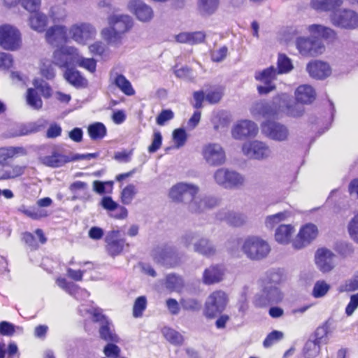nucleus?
<instances>
[{
  "mask_svg": "<svg viewBox=\"0 0 358 358\" xmlns=\"http://www.w3.org/2000/svg\"><path fill=\"white\" fill-rule=\"evenodd\" d=\"M41 162L50 167L57 168L67 163L75 162L74 154L63 155L57 152H53L51 155L44 156L40 158Z\"/></svg>",
  "mask_w": 358,
  "mask_h": 358,
  "instance_id": "a878e982",
  "label": "nucleus"
},
{
  "mask_svg": "<svg viewBox=\"0 0 358 358\" xmlns=\"http://www.w3.org/2000/svg\"><path fill=\"white\" fill-rule=\"evenodd\" d=\"M26 170V166L20 164H10L3 166V180H14L22 176Z\"/></svg>",
  "mask_w": 358,
  "mask_h": 358,
  "instance_id": "ea45409f",
  "label": "nucleus"
},
{
  "mask_svg": "<svg viewBox=\"0 0 358 358\" xmlns=\"http://www.w3.org/2000/svg\"><path fill=\"white\" fill-rule=\"evenodd\" d=\"M106 250L107 253L113 257L120 255L125 246V240L121 238L119 230L109 231L105 237Z\"/></svg>",
  "mask_w": 358,
  "mask_h": 358,
  "instance_id": "2eb2a0df",
  "label": "nucleus"
},
{
  "mask_svg": "<svg viewBox=\"0 0 358 358\" xmlns=\"http://www.w3.org/2000/svg\"><path fill=\"white\" fill-rule=\"evenodd\" d=\"M66 16V11L62 6H52L49 11V17L54 23L64 21Z\"/></svg>",
  "mask_w": 358,
  "mask_h": 358,
  "instance_id": "3c124183",
  "label": "nucleus"
},
{
  "mask_svg": "<svg viewBox=\"0 0 358 358\" xmlns=\"http://www.w3.org/2000/svg\"><path fill=\"white\" fill-rule=\"evenodd\" d=\"M287 98H289L287 94H282L274 97L271 103L265 102L264 117L278 118L282 111V108L284 107Z\"/></svg>",
  "mask_w": 358,
  "mask_h": 358,
  "instance_id": "b1692460",
  "label": "nucleus"
},
{
  "mask_svg": "<svg viewBox=\"0 0 358 358\" xmlns=\"http://www.w3.org/2000/svg\"><path fill=\"white\" fill-rule=\"evenodd\" d=\"M87 132L93 141L102 139L107 133L106 127L101 122H94L87 127Z\"/></svg>",
  "mask_w": 358,
  "mask_h": 358,
  "instance_id": "c03bdc74",
  "label": "nucleus"
},
{
  "mask_svg": "<svg viewBox=\"0 0 358 358\" xmlns=\"http://www.w3.org/2000/svg\"><path fill=\"white\" fill-rule=\"evenodd\" d=\"M30 13L31 15L29 17L30 27L37 32H43L48 25V17L46 15L38 11V10Z\"/></svg>",
  "mask_w": 358,
  "mask_h": 358,
  "instance_id": "7c9ffc66",
  "label": "nucleus"
},
{
  "mask_svg": "<svg viewBox=\"0 0 358 358\" xmlns=\"http://www.w3.org/2000/svg\"><path fill=\"white\" fill-rule=\"evenodd\" d=\"M242 152L248 158L256 160L266 159L271 155L270 147L265 142L258 140L245 143Z\"/></svg>",
  "mask_w": 358,
  "mask_h": 358,
  "instance_id": "1a4fd4ad",
  "label": "nucleus"
},
{
  "mask_svg": "<svg viewBox=\"0 0 358 358\" xmlns=\"http://www.w3.org/2000/svg\"><path fill=\"white\" fill-rule=\"evenodd\" d=\"M215 182L226 188H237L244 185L245 177L240 173L227 168H220L213 175Z\"/></svg>",
  "mask_w": 358,
  "mask_h": 358,
  "instance_id": "39448f33",
  "label": "nucleus"
},
{
  "mask_svg": "<svg viewBox=\"0 0 358 358\" xmlns=\"http://www.w3.org/2000/svg\"><path fill=\"white\" fill-rule=\"evenodd\" d=\"M258 133V127L254 122L248 120L238 121L231 129L233 138L241 140L255 136Z\"/></svg>",
  "mask_w": 358,
  "mask_h": 358,
  "instance_id": "f3484780",
  "label": "nucleus"
},
{
  "mask_svg": "<svg viewBox=\"0 0 358 358\" xmlns=\"http://www.w3.org/2000/svg\"><path fill=\"white\" fill-rule=\"evenodd\" d=\"M323 337H314L313 339H308L303 348V355L305 358H314L320 352L321 339Z\"/></svg>",
  "mask_w": 358,
  "mask_h": 358,
  "instance_id": "e433bc0d",
  "label": "nucleus"
},
{
  "mask_svg": "<svg viewBox=\"0 0 358 358\" xmlns=\"http://www.w3.org/2000/svg\"><path fill=\"white\" fill-rule=\"evenodd\" d=\"M295 97L297 102L308 104L313 101L315 93L310 85H303L298 87L296 90Z\"/></svg>",
  "mask_w": 358,
  "mask_h": 358,
  "instance_id": "72a5a7b5",
  "label": "nucleus"
},
{
  "mask_svg": "<svg viewBox=\"0 0 358 358\" xmlns=\"http://www.w3.org/2000/svg\"><path fill=\"white\" fill-rule=\"evenodd\" d=\"M173 139L178 148L183 146L187 141L185 129L182 128L175 129L173 132Z\"/></svg>",
  "mask_w": 358,
  "mask_h": 358,
  "instance_id": "680f3d73",
  "label": "nucleus"
},
{
  "mask_svg": "<svg viewBox=\"0 0 358 358\" xmlns=\"http://www.w3.org/2000/svg\"><path fill=\"white\" fill-rule=\"evenodd\" d=\"M136 193L137 191L135 185L133 184L128 185L122 189L121 192L122 202L125 205L130 204Z\"/></svg>",
  "mask_w": 358,
  "mask_h": 358,
  "instance_id": "6e6d98bb",
  "label": "nucleus"
},
{
  "mask_svg": "<svg viewBox=\"0 0 358 358\" xmlns=\"http://www.w3.org/2000/svg\"><path fill=\"white\" fill-rule=\"evenodd\" d=\"M205 38L206 34L201 31L194 32H182L175 36L177 42L180 43H187L189 45L201 43L204 41Z\"/></svg>",
  "mask_w": 358,
  "mask_h": 358,
  "instance_id": "c756f323",
  "label": "nucleus"
},
{
  "mask_svg": "<svg viewBox=\"0 0 358 358\" xmlns=\"http://www.w3.org/2000/svg\"><path fill=\"white\" fill-rule=\"evenodd\" d=\"M288 101V100L287 101ZM284 106H285V109H282V111L288 116L290 117H300L303 115L304 112V108L302 106L298 104V103H289L286 102L284 104Z\"/></svg>",
  "mask_w": 358,
  "mask_h": 358,
  "instance_id": "5fc2aeb1",
  "label": "nucleus"
},
{
  "mask_svg": "<svg viewBox=\"0 0 358 358\" xmlns=\"http://www.w3.org/2000/svg\"><path fill=\"white\" fill-rule=\"evenodd\" d=\"M56 282L60 288L77 299H85L90 295L86 289L80 288L72 282H68L64 278H58Z\"/></svg>",
  "mask_w": 358,
  "mask_h": 358,
  "instance_id": "cd10ccee",
  "label": "nucleus"
},
{
  "mask_svg": "<svg viewBox=\"0 0 358 358\" xmlns=\"http://www.w3.org/2000/svg\"><path fill=\"white\" fill-rule=\"evenodd\" d=\"M278 75H279V72L273 66H270L255 73V79L264 84V85L257 86V91L259 94H267L275 89L273 82L276 79Z\"/></svg>",
  "mask_w": 358,
  "mask_h": 358,
  "instance_id": "4468645a",
  "label": "nucleus"
},
{
  "mask_svg": "<svg viewBox=\"0 0 358 358\" xmlns=\"http://www.w3.org/2000/svg\"><path fill=\"white\" fill-rule=\"evenodd\" d=\"M71 38L78 44L85 45L95 34V28L89 23H77L71 27L69 31Z\"/></svg>",
  "mask_w": 358,
  "mask_h": 358,
  "instance_id": "f8f14e48",
  "label": "nucleus"
},
{
  "mask_svg": "<svg viewBox=\"0 0 358 358\" xmlns=\"http://www.w3.org/2000/svg\"><path fill=\"white\" fill-rule=\"evenodd\" d=\"M242 250L249 259L261 260L268 256L271 251V247L268 242L263 238L251 236L244 239Z\"/></svg>",
  "mask_w": 358,
  "mask_h": 358,
  "instance_id": "7ed1b4c3",
  "label": "nucleus"
},
{
  "mask_svg": "<svg viewBox=\"0 0 358 358\" xmlns=\"http://www.w3.org/2000/svg\"><path fill=\"white\" fill-rule=\"evenodd\" d=\"M147 307V299L145 296H138L134 301L133 306V315L134 317H140Z\"/></svg>",
  "mask_w": 358,
  "mask_h": 358,
  "instance_id": "13d9d810",
  "label": "nucleus"
},
{
  "mask_svg": "<svg viewBox=\"0 0 358 358\" xmlns=\"http://www.w3.org/2000/svg\"><path fill=\"white\" fill-rule=\"evenodd\" d=\"M290 216L291 214L288 211H283L269 215L266 218L265 225L267 228L273 229L280 222L287 220Z\"/></svg>",
  "mask_w": 358,
  "mask_h": 358,
  "instance_id": "09e8293b",
  "label": "nucleus"
},
{
  "mask_svg": "<svg viewBox=\"0 0 358 358\" xmlns=\"http://www.w3.org/2000/svg\"><path fill=\"white\" fill-rule=\"evenodd\" d=\"M108 27L101 31V37L113 47L119 48L123 44L124 35L133 27V20L128 15H111L108 19Z\"/></svg>",
  "mask_w": 358,
  "mask_h": 358,
  "instance_id": "f03ea898",
  "label": "nucleus"
},
{
  "mask_svg": "<svg viewBox=\"0 0 358 358\" xmlns=\"http://www.w3.org/2000/svg\"><path fill=\"white\" fill-rule=\"evenodd\" d=\"M219 0H198L197 9L203 16H209L217 9Z\"/></svg>",
  "mask_w": 358,
  "mask_h": 358,
  "instance_id": "a19ab883",
  "label": "nucleus"
},
{
  "mask_svg": "<svg viewBox=\"0 0 358 358\" xmlns=\"http://www.w3.org/2000/svg\"><path fill=\"white\" fill-rule=\"evenodd\" d=\"M103 353L107 357L117 358L120 354V348L114 343H108L103 348Z\"/></svg>",
  "mask_w": 358,
  "mask_h": 358,
  "instance_id": "774afa93",
  "label": "nucleus"
},
{
  "mask_svg": "<svg viewBox=\"0 0 358 358\" xmlns=\"http://www.w3.org/2000/svg\"><path fill=\"white\" fill-rule=\"evenodd\" d=\"M224 270L220 266H213L206 268L203 272V280L206 285H211L222 280Z\"/></svg>",
  "mask_w": 358,
  "mask_h": 358,
  "instance_id": "c9c22d12",
  "label": "nucleus"
},
{
  "mask_svg": "<svg viewBox=\"0 0 358 358\" xmlns=\"http://www.w3.org/2000/svg\"><path fill=\"white\" fill-rule=\"evenodd\" d=\"M317 236V227L313 224H306L300 229L296 239L292 242V246L296 250H301L308 245Z\"/></svg>",
  "mask_w": 358,
  "mask_h": 358,
  "instance_id": "a211bd4d",
  "label": "nucleus"
},
{
  "mask_svg": "<svg viewBox=\"0 0 358 358\" xmlns=\"http://www.w3.org/2000/svg\"><path fill=\"white\" fill-rule=\"evenodd\" d=\"M17 211L32 220H40L49 215L47 210L36 206L27 207L24 205L20 206L17 208Z\"/></svg>",
  "mask_w": 358,
  "mask_h": 358,
  "instance_id": "58836bf2",
  "label": "nucleus"
},
{
  "mask_svg": "<svg viewBox=\"0 0 358 358\" xmlns=\"http://www.w3.org/2000/svg\"><path fill=\"white\" fill-rule=\"evenodd\" d=\"M22 329L13 324L3 321L0 322V334L2 336H11L14 334H22Z\"/></svg>",
  "mask_w": 358,
  "mask_h": 358,
  "instance_id": "4d7b16f0",
  "label": "nucleus"
},
{
  "mask_svg": "<svg viewBox=\"0 0 358 358\" xmlns=\"http://www.w3.org/2000/svg\"><path fill=\"white\" fill-rule=\"evenodd\" d=\"M64 77L69 83L76 87H83L87 83L85 78L78 70L70 66L66 69Z\"/></svg>",
  "mask_w": 358,
  "mask_h": 358,
  "instance_id": "4c0bfd02",
  "label": "nucleus"
},
{
  "mask_svg": "<svg viewBox=\"0 0 358 358\" xmlns=\"http://www.w3.org/2000/svg\"><path fill=\"white\" fill-rule=\"evenodd\" d=\"M153 257L157 262L166 266L173 267L178 264L176 255L171 247L156 248L153 250Z\"/></svg>",
  "mask_w": 358,
  "mask_h": 358,
  "instance_id": "aec40b11",
  "label": "nucleus"
},
{
  "mask_svg": "<svg viewBox=\"0 0 358 358\" xmlns=\"http://www.w3.org/2000/svg\"><path fill=\"white\" fill-rule=\"evenodd\" d=\"M230 120L227 113L224 111H217L213 113L211 122L215 130L227 127Z\"/></svg>",
  "mask_w": 358,
  "mask_h": 358,
  "instance_id": "49530a36",
  "label": "nucleus"
},
{
  "mask_svg": "<svg viewBox=\"0 0 358 358\" xmlns=\"http://www.w3.org/2000/svg\"><path fill=\"white\" fill-rule=\"evenodd\" d=\"M27 104L34 109H39L42 107L43 102L36 90L29 88L27 94Z\"/></svg>",
  "mask_w": 358,
  "mask_h": 358,
  "instance_id": "603ef678",
  "label": "nucleus"
},
{
  "mask_svg": "<svg viewBox=\"0 0 358 358\" xmlns=\"http://www.w3.org/2000/svg\"><path fill=\"white\" fill-rule=\"evenodd\" d=\"M307 30L314 38H322L325 40H332L336 36V32L334 29L321 24H313L309 25Z\"/></svg>",
  "mask_w": 358,
  "mask_h": 358,
  "instance_id": "c85d7f7f",
  "label": "nucleus"
},
{
  "mask_svg": "<svg viewBox=\"0 0 358 358\" xmlns=\"http://www.w3.org/2000/svg\"><path fill=\"white\" fill-rule=\"evenodd\" d=\"M45 38L48 43L55 46L66 43L68 40L67 29L65 26H52L46 31Z\"/></svg>",
  "mask_w": 358,
  "mask_h": 358,
  "instance_id": "393cba45",
  "label": "nucleus"
},
{
  "mask_svg": "<svg viewBox=\"0 0 358 358\" xmlns=\"http://www.w3.org/2000/svg\"><path fill=\"white\" fill-rule=\"evenodd\" d=\"M330 285L324 280L317 281L313 287V296L315 298H321L327 294Z\"/></svg>",
  "mask_w": 358,
  "mask_h": 358,
  "instance_id": "bf43d9fd",
  "label": "nucleus"
},
{
  "mask_svg": "<svg viewBox=\"0 0 358 358\" xmlns=\"http://www.w3.org/2000/svg\"><path fill=\"white\" fill-rule=\"evenodd\" d=\"M357 289H358V278L356 274L352 278L346 280L340 287L341 292H353Z\"/></svg>",
  "mask_w": 358,
  "mask_h": 358,
  "instance_id": "338daca9",
  "label": "nucleus"
},
{
  "mask_svg": "<svg viewBox=\"0 0 358 358\" xmlns=\"http://www.w3.org/2000/svg\"><path fill=\"white\" fill-rule=\"evenodd\" d=\"M296 47L304 57H317L325 50L324 43L313 38L299 37L296 40Z\"/></svg>",
  "mask_w": 358,
  "mask_h": 358,
  "instance_id": "9d476101",
  "label": "nucleus"
},
{
  "mask_svg": "<svg viewBox=\"0 0 358 358\" xmlns=\"http://www.w3.org/2000/svg\"><path fill=\"white\" fill-rule=\"evenodd\" d=\"M315 263L322 272H329L334 267L335 255L327 248H320L315 253Z\"/></svg>",
  "mask_w": 358,
  "mask_h": 358,
  "instance_id": "5701e85b",
  "label": "nucleus"
},
{
  "mask_svg": "<svg viewBox=\"0 0 358 358\" xmlns=\"http://www.w3.org/2000/svg\"><path fill=\"white\" fill-rule=\"evenodd\" d=\"M335 328L333 321L327 320L315 331V336H327L334 332Z\"/></svg>",
  "mask_w": 358,
  "mask_h": 358,
  "instance_id": "0e129e2a",
  "label": "nucleus"
},
{
  "mask_svg": "<svg viewBox=\"0 0 358 358\" xmlns=\"http://www.w3.org/2000/svg\"><path fill=\"white\" fill-rule=\"evenodd\" d=\"M293 68L292 62L285 55H280L278 59V72L279 74L286 73L290 71Z\"/></svg>",
  "mask_w": 358,
  "mask_h": 358,
  "instance_id": "052dcab7",
  "label": "nucleus"
},
{
  "mask_svg": "<svg viewBox=\"0 0 358 358\" xmlns=\"http://www.w3.org/2000/svg\"><path fill=\"white\" fill-rule=\"evenodd\" d=\"M21 45V34L16 27L9 24L0 27V46L3 49L15 51L20 48Z\"/></svg>",
  "mask_w": 358,
  "mask_h": 358,
  "instance_id": "423d86ee",
  "label": "nucleus"
},
{
  "mask_svg": "<svg viewBox=\"0 0 358 358\" xmlns=\"http://www.w3.org/2000/svg\"><path fill=\"white\" fill-rule=\"evenodd\" d=\"M202 155L210 166H219L225 162V152L219 143H209L203 146Z\"/></svg>",
  "mask_w": 358,
  "mask_h": 358,
  "instance_id": "ddd939ff",
  "label": "nucleus"
},
{
  "mask_svg": "<svg viewBox=\"0 0 358 358\" xmlns=\"http://www.w3.org/2000/svg\"><path fill=\"white\" fill-rule=\"evenodd\" d=\"M74 64H77L78 66L83 68L91 73H94L96 71V61L92 58H85L80 55L78 50L76 51V55Z\"/></svg>",
  "mask_w": 358,
  "mask_h": 358,
  "instance_id": "de8ad7c7",
  "label": "nucleus"
},
{
  "mask_svg": "<svg viewBox=\"0 0 358 358\" xmlns=\"http://www.w3.org/2000/svg\"><path fill=\"white\" fill-rule=\"evenodd\" d=\"M27 154L23 147H1L0 148V164H5L8 160L24 156Z\"/></svg>",
  "mask_w": 358,
  "mask_h": 358,
  "instance_id": "f704fd0d",
  "label": "nucleus"
},
{
  "mask_svg": "<svg viewBox=\"0 0 358 358\" xmlns=\"http://www.w3.org/2000/svg\"><path fill=\"white\" fill-rule=\"evenodd\" d=\"M342 0H312L313 8L317 10H330L342 4Z\"/></svg>",
  "mask_w": 358,
  "mask_h": 358,
  "instance_id": "a18cd8bd",
  "label": "nucleus"
},
{
  "mask_svg": "<svg viewBox=\"0 0 358 358\" xmlns=\"http://www.w3.org/2000/svg\"><path fill=\"white\" fill-rule=\"evenodd\" d=\"M294 231L292 224H281L275 230V240L280 244L287 245L290 243Z\"/></svg>",
  "mask_w": 358,
  "mask_h": 358,
  "instance_id": "2f4dec72",
  "label": "nucleus"
},
{
  "mask_svg": "<svg viewBox=\"0 0 358 358\" xmlns=\"http://www.w3.org/2000/svg\"><path fill=\"white\" fill-rule=\"evenodd\" d=\"M41 73L47 79H52L55 77V71L50 61L45 59L41 62Z\"/></svg>",
  "mask_w": 358,
  "mask_h": 358,
  "instance_id": "69168bd1",
  "label": "nucleus"
},
{
  "mask_svg": "<svg viewBox=\"0 0 358 358\" xmlns=\"http://www.w3.org/2000/svg\"><path fill=\"white\" fill-rule=\"evenodd\" d=\"M127 8L141 22H150L154 17L152 8L141 0L129 1Z\"/></svg>",
  "mask_w": 358,
  "mask_h": 358,
  "instance_id": "6ab92c4d",
  "label": "nucleus"
},
{
  "mask_svg": "<svg viewBox=\"0 0 358 358\" xmlns=\"http://www.w3.org/2000/svg\"><path fill=\"white\" fill-rule=\"evenodd\" d=\"M77 48L73 46H64L53 52V63L59 68L74 65Z\"/></svg>",
  "mask_w": 358,
  "mask_h": 358,
  "instance_id": "dca6fc26",
  "label": "nucleus"
},
{
  "mask_svg": "<svg viewBox=\"0 0 358 358\" xmlns=\"http://www.w3.org/2000/svg\"><path fill=\"white\" fill-rule=\"evenodd\" d=\"M348 232L355 243H358V212L350 220L347 226Z\"/></svg>",
  "mask_w": 358,
  "mask_h": 358,
  "instance_id": "864d4df0",
  "label": "nucleus"
},
{
  "mask_svg": "<svg viewBox=\"0 0 358 358\" xmlns=\"http://www.w3.org/2000/svg\"><path fill=\"white\" fill-rule=\"evenodd\" d=\"M330 20L333 25L341 29L353 30L358 28V13L350 9L334 12Z\"/></svg>",
  "mask_w": 358,
  "mask_h": 358,
  "instance_id": "0eeeda50",
  "label": "nucleus"
},
{
  "mask_svg": "<svg viewBox=\"0 0 358 358\" xmlns=\"http://www.w3.org/2000/svg\"><path fill=\"white\" fill-rule=\"evenodd\" d=\"M112 83L127 96H132L135 94V90L131 83L122 74H117L113 78Z\"/></svg>",
  "mask_w": 358,
  "mask_h": 358,
  "instance_id": "37998d69",
  "label": "nucleus"
},
{
  "mask_svg": "<svg viewBox=\"0 0 358 358\" xmlns=\"http://www.w3.org/2000/svg\"><path fill=\"white\" fill-rule=\"evenodd\" d=\"M199 187L192 183L178 182L169 190V196L174 201L182 202L186 196L191 197L188 210L192 213H201L217 206L219 200L214 196H196Z\"/></svg>",
  "mask_w": 358,
  "mask_h": 358,
  "instance_id": "f257e3e1",
  "label": "nucleus"
},
{
  "mask_svg": "<svg viewBox=\"0 0 358 358\" xmlns=\"http://www.w3.org/2000/svg\"><path fill=\"white\" fill-rule=\"evenodd\" d=\"M261 129L265 136L279 142L287 141L289 135L287 126L275 121L266 120L262 122Z\"/></svg>",
  "mask_w": 358,
  "mask_h": 358,
  "instance_id": "9b49d317",
  "label": "nucleus"
},
{
  "mask_svg": "<svg viewBox=\"0 0 358 358\" xmlns=\"http://www.w3.org/2000/svg\"><path fill=\"white\" fill-rule=\"evenodd\" d=\"M283 296L280 287L262 284L261 292L255 296V303L260 307L278 303L282 300Z\"/></svg>",
  "mask_w": 358,
  "mask_h": 358,
  "instance_id": "6e6552de",
  "label": "nucleus"
},
{
  "mask_svg": "<svg viewBox=\"0 0 358 358\" xmlns=\"http://www.w3.org/2000/svg\"><path fill=\"white\" fill-rule=\"evenodd\" d=\"M306 69L310 77L324 80L331 74V69L327 62L315 60L307 64Z\"/></svg>",
  "mask_w": 358,
  "mask_h": 358,
  "instance_id": "4be33fe9",
  "label": "nucleus"
},
{
  "mask_svg": "<svg viewBox=\"0 0 358 358\" xmlns=\"http://www.w3.org/2000/svg\"><path fill=\"white\" fill-rule=\"evenodd\" d=\"M229 302L228 295L222 290L212 292L206 299L203 313L207 318H215L226 308Z\"/></svg>",
  "mask_w": 358,
  "mask_h": 358,
  "instance_id": "20e7f679",
  "label": "nucleus"
},
{
  "mask_svg": "<svg viewBox=\"0 0 358 358\" xmlns=\"http://www.w3.org/2000/svg\"><path fill=\"white\" fill-rule=\"evenodd\" d=\"M86 312L92 316L94 321L100 322V336H116L113 322L102 315L100 309L92 308Z\"/></svg>",
  "mask_w": 358,
  "mask_h": 358,
  "instance_id": "412c9836",
  "label": "nucleus"
},
{
  "mask_svg": "<svg viewBox=\"0 0 358 358\" xmlns=\"http://www.w3.org/2000/svg\"><path fill=\"white\" fill-rule=\"evenodd\" d=\"M195 252L206 257H210L215 253L213 245L206 238H200L194 243Z\"/></svg>",
  "mask_w": 358,
  "mask_h": 358,
  "instance_id": "79ce46f5",
  "label": "nucleus"
},
{
  "mask_svg": "<svg viewBox=\"0 0 358 358\" xmlns=\"http://www.w3.org/2000/svg\"><path fill=\"white\" fill-rule=\"evenodd\" d=\"M184 282L183 280L175 274H169L166 276V287L171 291L179 292L182 289Z\"/></svg>",
  "mask_w": 358,
  "mask_h": 358,
  "instance_id": "8fccbe9b",
  "label": "nucleus"
},
{
  "mask_svg": "<svg viewBox=\"0 0 358 358\" xmlns=\"http://www.w3.org/2000/svg\"><path fill=\"white\" fill-rule=\"evenodd\" d=\"M216 218L220 221H224L233 227H241L247 222L246 216L243 213L230 211L226 209L220 210L216 214Z\"/></svg>",
  "mask_w": 358,
  "mask_h": 358,
  "instance_id": "bb28decb",
  "label": "nucleus"
},
{
  "mask_svg": "<svg viewBox=\"0 0 358 358\" xmlns=\"http://www.w3.org/2000/svg\"><path fill=\"white\" fill-rule=\"evenodd\" d=\"M286 280L285 272L281 268H271L266 271L264 278L262 280V284L280 285Z\"/></svg>",
  "mask_w": 358,
  "mask_h": 358,
  "instance_id": "473e14b6",
  "label": "nucleus"
},
{
  "mask_svg": "<svg viewBox=\"0 0 358 358\" xmlns=\"http://www.w3.org/2000/svg\"><path fill=\"white\" fill-rule=\"evenodd\" d=\"M180 304L183 309L187 310H198L201 308V303L195 299L192 298L182 299L180 301Z\"/></svg>",
  "mask_w": 358,
  "mask_h": 358,
  "instance_id": "e2e57ef3",
  "label": "nucleus"
}]
</instances>
